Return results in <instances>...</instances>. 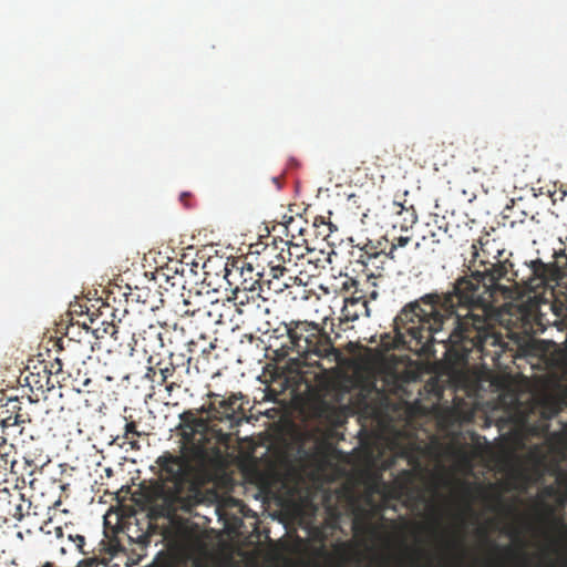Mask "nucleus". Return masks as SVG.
I'll return each instance as SVG.
<instances>
[{
  "label": "nucleus",
  "instance_id": "obj_1",
  "mask_svg": "<svg viewBox=\"0 0 567 567\" xmlns=\"http://www.w3.org/2000/svg\"><path fill=\"white\" fill-rule=\"evenodd\" d=\"M208 398V404L178 415L181 454L165 451L155 461L157 481L151 486L148 501L156 516L173 518L178 512L190 513L205 501L203 487L221 455L209 423L228 421L233 427L246 417L241 393L225 396L210 392Z\"/></svg>",
  "mask_w": 567,
  "mask_h": 567
},
{
  "label": "nucleus",
  "instance_id": "obj_13",
  "mask_svg": "<svg viewBox=\"0 0 567 567\" xmlns=\"http://www.w3.org/2000/svg\"><path fill=\"white\" fill-rule=\"evenodd\" d=\"M359 248V261L362 264V266L365 268V270H369V266H373L375 268H379L377 265V261L380 258H386V254L384 252L385 247H382V243L378 241L374 244L372 240L367 239L365 243L358 244L355 246Z\"/></svg>",
  "mask_w": 567,
  "mask_h": 567
},
{
  "label": "nucleus",
  "instance_id": "obj_21",
  "mask_svg": "<svg viewBox=\"0 0 567 567\" xmlns=\"http://www.w3.org/2000/svg\"><path fill=\"white\" fill-rule=\"evenodd\" d=\"M218 303L224 305V307H221L224 309V311H223V317L220 320V326H226L228 323H231L234 321V313L237 312L236 306L233 302L231 298L228 297L225 300H218Z\"/></svg>",
  "mask_w": 567,
  "mask_h": 567
},
{
  "label": "nucleus",
  "instance_id": "obj_14",
  "mask_svg": "<svg viewBox=\"0 0 567 567\" xmlns=\"http://www.w3.org/2000/svg\"><path fill=\"white\" fill-rule=\"evenodd\" d=\"M221 307H224V305L218 303V300L204 305L203 309L197 310L195 327L198 328V324H203L207 328L218 324L220 326L224 311Z\"/></svg>",
  "mask_w": 567,
  "mask_h": 567
},
{
  "label": "nucleus",
  "instance_id": "obj_20",
  "mask_svg": "<svg viewBox=\"0 0 567 567\" xmlns=\"http://www.w3.org/2000/svg\"><path fill=\"white\" fill-rule=\"evenodd\" d=\"M296 279L292 276H289L287 280H284L282 278H276V279H265V277H260V284L265 291L274 292V293H280L285 289L289 288L291 286V281Z\"/></svg>",
  "mask_w": 567,
  "mask_h": 567
},
{
  "label": "nucleus",
  "instance_id": "obj_44",
  "mask_svg": "<svg viewBox=\"0 0 567 567\" xmlns=\"http://www.w3.org/2000/svg\"><path fill=\"white\" fill-rule=\"evenodd\" d=\"M70 346H72V347H78V344H76V343H74L71 339H70V340H68V347H70Z\"/></svg>",
  "mask_w": 567,
  "mask_h": 567
},
{
  "label": "nucleus",
  "instance_id": "obj_25",
  "mask_svg": "<svg viewBox=\"0 0 567 567\" xmlns=\"http://www.w3.org/2000/svg\"><path fill=\"white\" fill-rule=\"evenodd\" d=\"M25 422V419L20 413L10 414L9 416L2 420V427L7 430L9 427H13L16 425L22 424Z\"/></svg>",
  "mask_w": 567,
  "mask_h": 567
},
{
  "label": "nucleus",
  "instance_id": "obj_36",
  "mask_svg": "<svg viewBox=\"0 0 567 567\" xmlns=\"http://www.w3.org/2000/svg\"><path fill=\"white\" fill-rule=\"evenodd\" d=\"M289 244H302V240H301V235H297L296 234H292L291 235V239L290 240H287Z\"/></svg>",
  "mask_w": 567,
  "mask_h": 567
},
{
  "label": "nucleus",
  "instance_id": "obj_15",
  "mask_svg": "<svg viewBox=\"0 0 567 567\" xmlns=\"http://www.w3.org/2000/svg\"><path fill=\"white\" fill-rule=\"evenodd\" d=\"M182 297L183 300L177 302L175 311L182 317L188 316L193 318L192 323L195 324L197 320V310L203 309V306L205 305L202 300V293L189 290L186 296L183 293Z\"/></svg>",
  "mask_w": 567,
  "mask_h": 567
},
{
  "label": "nucleus",
  "instance_id": "obj_40",
  "mask_svg": "<svg viewBox=\"0 0 567 567\" xmlns=\"http://www.w3.org/2000/svg\"><path fill=\"white\" fill-rule=\"evenodd\" d=\"M272 182L277 185L278 188H280L279 177H274Z\"/></svg>",
  "mask_w": 567,
  "mask_h": 567
},
{
  "label": "nucleus",
  "instance_id": "obj_37",
  "mask_svg": "<svg viewBox=\"0 0 567 567\" xmlns=\"http://www.w3.org/2000/svg\"><path fill=\"white\" fill-rule=\"evenodd\" d=\"M140 299V295H135L134 292H130L127 296H126V301L128 302L130 300H136L138 301Z\"/></svg>",
  "mask_w": 567,
  "mask_h": 567
},
{
  "label": "nucleus",
  "instance_id": "obj_11",
  "mask_svg": "<svg viewBox=\"0 0 567 567\" xmlns=\"http://www.w3.org/2000/svg\"><path fill=\"white\" fill-rule=\"evenodd\" d=\"M400 455L406 458L408 464L412 467L411 470H402L395 478V483L400 489H406L414 482L416 471L421 467V462L412 445L402 447Z\"/></svg>",
  "mask_w": 567,
  "mask_h": 567
},
{
  "label": "nucleus",
  "instance_id": "obj_16",
  "mask_svg": "<svg viewBox=\"0 0 567 567\" xmlns=\"http://www.w3.org/2000/svg\"><path fill=\"white\" fill-rule=\"evenodd\" d=\"M56 536L61 539L66 538L73 543L75 548L83 555H87L90 551L85 549V538L83 535L74 533L73 525L65 524L63 527L56 528Z\"/></svg>",
  "mask_w": 567,
  "mask_h": 567
},
{
  "label": "nucleus",
  "instance_id": "obj_18",
  "mask_svg": "<svg viewBox=\"0 0 567 567\" xmlns=\"http://www.w3.org/2000/svg\"><path fill=\"white\" fill-rule=\"evenodd\" d=\"M123 326V319L117 318L116 321L112 319L110 323L106 324V328H102L100 326H96L93 328L94 336L100 339L104 338L105 334H109L114 341H120L121 338V329Z\"/></svg>",
  "mask_w": 567,
  "mask_h": 567
},
{
  "label": "nucleus",
  "instance_id": "obj_2",
  "mask_svg": "<svg viewBox=\"0 0 567 567\" xmlns=\"http://www.w3.org/2000/svg\"><path fill=\"white\" fill-rule=\"evenodd\" d=\"M471 250V258L464 264L470 274L458 277L451 290L439 296L485 348L497 342L491 324L496 311L494 303L499 296L512 298L516 293L506 281L517 280V271L509 259L512 252L501 238L488 233L473 241Z\"/></svg>",
  "mask_w": 567,
  "mask_h": 567
},
{
  "label": "nucleus",
  "instance_id": "obj_23",
  "mask_svg": "<svg viewBox=\"0 0 567 567\" xmlns=\"http://www.w3.org/2000/svg\"><path fill=\"white\" fill-rule=\"evenodd\" d=\"M286 271L287 268L284 266L282 262L278 261L276 264L274 260L269 261V279L282 278Z\"/></svg>",
  "mask_w": 567,
  "mask_h": 567
},
{
  "label": "nucleus",
  "instance_id": "obj_43",
  "mask_svg": "<svg viewBox=\"0 0 567 567\" xmlns=\"http://www.w3.org/2000/svg\"><path fill=\"white\" fill-rule=\"evenodd\" d=\"M504 550H505L507 554H513V553H514L513 548H511V547H505V548H504Z\"/></svg>",
  "mask_w": 567,
  "mask_h": 567
},
{
  "label": "nucleus",
  "instance_id": "obj_41",
  "mask_svg": "<svg viewBox=\"0 0 567 567\" xmlns=\"http://www.w3.org/2000/svg\"><path fill=\"white\" fill-rule=\"evenodd\" d=\"M365 276H367V279L375 278V275L373 272H371V271L367 272Z\"/></svg>",
  "mask_w": 567,
  "mask_h": 567
},
{
  "label": "nucleus",
  "instance_id": "obj_29",
  "mask_svg": "<svg viewBox=\"0 0 567 567\" xmlns=\"http://www.w3.org/2000/svg\"><path fill=\"white\" fill-rule=\"evenodd\" d=\"M301 221H302L301 218H293V217H291L289 219L287 226H286L287 230L289 233H291V235L295 234V233L298 234V228L299 227H303L302 225H300Z\"/></svg>",
  "mask_w": 567,
  "mask_h": 567
},
{
  "label": "nucleus",
  "instance_id": "obj_34",
  "mask_svg": "<svg viewBox=\"0 0 567 567\" xmlns=\"http://www.w3.org/2000/svg\"><path fill=\"white\" fill-rule=\"evenodd\" d=\"M89 564V560H82L79 563V567H86ZM42 567H55V565L51 561H47Z\"/></svg>",
  "mask_w": 567,
  "mask_h": 567
},
{
  "label": "nucleus",
  "instance_id": "obj_27",
  "mask_svg": "<svg viewBox=\"0 0 567 567\" xmlns=\"http://www.w3.org/2000/svg\"><path fill=\"white\" fill-rule=\"evenodd\" d=\"M12 447V445L7 444L6 437L0 436V461H3L4 465H8L10 463L11 466H13L14 462L9 461L8 458Z\"/></svg>",
  "mask_w": 567,
  "mask_h": 567
},
{
  "label": "nucleus",
  "instance_id": "obj_17",
  "mask_svg": "<svg viewBox=\"0 0 567 567\" xmlns=\"http://www.w3.org/2000/svg\"><path fill=\"white\" fill-rule=\"evenodd\" d=\"M392 206L395 214L402 217V223L400 225L401 229L408 230L409 228H412L414 224H416L417 215L413 206L405 207L399 202H393Z\"/></svg>",
  "mask_w": 567,
  "mask_h": 567
},
{
  "label": "nucleus",
  "instance_id": "obj_6",
  "mask_svg": "<svg viewBox=\"0 0 567 567\" xmlns=\"http://www.w3.org/2000/svg\"><path fill=\"white\" fill-rule=\"evenodd\" d=\"M223 277L231 290H249L250 287H259L260 277H265V274L256 272L250 264L239 259L225 262Z\"/></svg>",
  "mask_w": 567,
  "mask_h": 567
},
{
  "label": "nucleus",
  "instance_id": "obj_19",
  "mask_svg": "<svg viewBox=\"0 0 567 567\" xmlns=\"http://www.w3.org/2000/svg\"><path fill=\"white\" fill-rule=\"evenodd\" d=\"M109 318L116 321L117 318L121 317L117 315V309L106 302L99 310V315L95 318H91V323L94 324V327L100 326L102 328H106V324L110 323Z\"/></svg>",
  "mask_w": 567,
  "mask_h": 567
},
{
  "label": "nucleus",
  "instance_id": "obj_31",
  "mask_svg": "<svg viewBox=\"0 0 567 567\" xmlns=\"http://www.w3.org/2000/svg\"><path fill=\"white\" fill-rule=\"evenodd\" d=\"M62 359H55V361L53 363H51V370H50V373H60L62 372Z\"/></svg>",
  "mask_w": 567,
  "mask_h": 567
},
{
  "label": "nucleus",
  "instance_id": "obj_28",
  "mask_svg": "<svg viewBox=\"0 0 567 567\" xmlns=\"http://www.w3.org/2000/svg\"><path fill=\"white\" fill-rule=\"evenodd\" d=\"M131 435L141 436V433L137 431V426L134 421L127 422L125 424L124 437L130 439Z\"/></svg>",
  "mask_w": 567,
  "mask_h": 567
},
{
  "label": "nucleus",
  "instance_id": "obj_10",
  "mask_svg": "<svg viewBox=\"0 0 567 567\" xmlns=\"http://www.w3.org/2000/svg\"><path fill=\"white\" fill-rule=\"evenodd\" d=\"M301 240L302 244H289L284 239H280L279 243L274 240L275 249H279V252L276 255L277 261L297 266V261L311 250L309 239L301 237Z\"/></svg>",
  "mask_w": 567,
  "mask_h": 567
},
{
  "label": "nucleus",
  "instance_id": "obj_24",
  "mask_svg": "<svg viewBox=\"0 0 567 567\" xmlns=\"http://www.w3.org/2000/svg\"><path fill=\"white\" fill-rule=\"evenodd\" d=\"M175 372V365L173 363H169L168 365L164 368H159L157 371V384L163 385L167 382L168 378H171Z\"/></svg>",
  "mask_w": 567,
  "mask_h": 567
},
{
  "label": "nucleus",
  "instance_id": "obj_38",
  "mask_svg": "<svg viewBox=\"0 0 567 567\" xmlns=\"http://www.w3.org/2000/svg\"><path fill=\"white\" fill-rule=\"evenodd\" d=\"M520 558H522V559H520V565H519V567H528V561H527V559H526L525 555H522V556H520Z\"/></svg>",
  "mask_w": 567,
  "mask_h": 567
},
{
  "label": "nucleus",
  "instance_id": "obj_3",
  "mask_svg": "<svg viewBox=\"0 0 567 567\" xmlns=\"http://www.w3.org/2000/svg\"><path fill=\"white\" fill-rule=\"evenodd\" d=\"M393 332L381 336L378 346L380 353L406 349L420 355L427 354L435 342H442L447 344V351L456 360L466 361L472 350H484L437 291L406 303L393 320Z\"/></svg>",
  "mask_w": 567,
  "mask_h": 567
},
{
  "label": "nucleus",
  "instance_id": "obj_42",
  "mask_svg": "<svg viewBox=\"0 0 567 567\" xmlns=\"http://www.w3.org/2000/svg\"><path fill=\"white\" fill-rule=\"evenodd\" d=\"M370 297L372 299H375L378 297V292L375 290H373L371 293H370Z\"/></svg>",
  "mask_w": 567,
  "mask_h": 567
},
{
  "label": "nucleus",
  "instance_id": "obj_5",
  "mask_svg": "<svg viewBox=\"0 0 567 567\" xmlns=\"http://www.w3.org/2000/svg\"><path fill=\"white\" fill-rule=\"evenodd\" d=\"M554 260L545 262L542 259L532 260L527 264L529 274L526 277H519L517 280L506 281L507 286L515 289L516 293L506 300H513L520 296L522 289L532 293L528 296L529 306L522 309L523 318L526 321L535 320L540 313V306L547 305L557 316V306L554 302L555 288L560 286L567 279V257L564 250H554Z\"/></svg>",
  "mask_w": 567,
  "mask_h": 567
},
{
  "label": "nucleus",
  "instance_id": "obj_12",
  "mask_svg": "<svg viewBox=\"0 0 567 567\" xmlns=\"http://www.w3.org/2000/svg\"><path fill=\"white\" fill-rule=\"evenodd\" d=\"M305 224L306 227L298 228V234L302 238H308L309 243L316 239L327 240L333 230V225L322 216H316L310 225L308 220H305Z\"/></svg>",
  "mask_w": 567,
  "mask_h": 567
},
{
  "label": "nucleus",
  "instance_id": "obj_32",
  "mask_svg": "<svg viewBox=\"0 0 567 567\" xmlns=\"http://www.w3.org/2000/svg\"><path fill=\"white\" fill-rule=\"evenodd\" d=\"M145 378H146V379H148V380H151L152 382H156V383H157V379H158V377H157V370H156L155 368H153V367H150V368L147 369V372H146V374H145Z\"/></svg>",
  "mask_w": 567,
  "mask_h": 567
},
{
  "label": "nucleus",
  "instance_id": "obj_9",
  "mask_svg": "<svg viewBox=\"0 0 567 567\" xmlns=\"http://www.w3.org/2000/svg\"><path fill=\"white\" fill-rule=\"evenodd\" d=\"M0 502L6 503L3 515L21 520L29 515L31 502L20 492L10 493L7 488L0 489Z\"/></svg>",
  "mask_w": 567,
  "mask_h": 567
},
{
  "label": "nucleus",
  "instance_id": "obj_26",
  "mask_svg": "<svg viewBox=\"0 0 567 567\" xmlns=\"http://www.w3.org/2000/svg\"><path fill=\"white\" fill-rule=\"evenodd\" d=\"M550 528L556 532L563 539L567 540V524L560 518L550 520Z\"/></svg>",
  "mask_w": 567,
  "mask_h": 567
},
{
  "label": "nucleus",
  "instance_id": "obj_48",
  "mask_svg": "<svg viewBox=\"0 0 567 567\" xmlns=\"http://www.w3.org/2000/svg\"><path fill=\"white\" fill-rule=\"evenodd\" d=\"M126 313H127V309H124L122 316L125 317Z\"/></svg>",
  "mask_w": 567,
  "mask_h": 567
},
{
  "label": "nucleus",
  "instance_id": "obj_33",
  "mask_svg": "<svg viewBox=\"0 0 567 567\" xmlns=\"http://www.w3.org/2000/svg\"><path fill=\"white\" fill-rule=\"evenodd\" d=\"M189 198H190L189 193H182L179 196V200L185 207H190V204L188 202Z\"/></svg>",
  "mask_w": 567,
  "mask_h": 567
},
{
  "label": "nucleus",
  "instance_id": "obj_30",
  "mask_svg": "<svg viewBox=\"0 0 567 567\" xmlns=\"http://www.w3.org/2000/svg\"><path fill=\"white\" fill-rule=\"evenodd\" d=\"M549 196L553 200V203L555 204L557 200H564L565 196H566V192L559 189V190H554V192H550L549 190Z\"/></svg>",
  "mask_w": 567,
  "mask_h": 567
},
{
  "label": "nucleus",
  "instance_id": "obj_39",
  "mask_svg": "<svg viewBox=\"0 0 567 567\" xmlns=\"http://www.w3.org/2000/svg\"><path fill=\"white\" fill-rule=\"evenodd\" d=\"M558 480H559V482H561V483H567V473H560V474L558 475Z\"/></svg>",
  "mask_w": 567,
  "mask_h": 567
},
{
  "label": "nucleus",
  "instance_id": "obj_47",
  "mask_svg": "<svg viewBox=\"0 0 567 567\" xmlns=\"http://www.w3.org/2000/svg\"><path fill=\"white\" fill-rule=\"evenodd\" d=\"M131 446H132L133 449H134V447H136V446H137V442H136V441H132V442H131Z\"/></svg>",
  "mask_w": 567,
  "mask_h": 567
},
{
  "label": "nucleus",
  "instance_id": "obj_22",
  "mask_svg": "<svg viewBox=\"0 0 567 567\" xmlns=\"http://www.w3.org/2000/svg\"><path fill=\"white\" fill-rule=\"evenodd\" d=\"M410 241L411 238L409 236H400L398 238H394L390 244V250L386 254V256L391 259H395L398 257L395 254L398 249L401 247H405Z\"/></svg>",
  "mask_w": 567,
  "mask_h": 567
},
{
  "label": "nucleus",
  "instance_id": "obj_4",
  "mask_svg": "<svg viewBox=\"0 0 567 567\" xmlns=\"http://www.w3.org/2000/svg\"><path fill=\"white\" fill-rule=\"evenodd\" d=\"M266 358L274 362V378L299 373L301 359L312 355L338 359L339 350L319 323L308 320L281 322L270 334Z\"/></svg>",
  "mask_w": 567,
  "mask_h": 567
},
{
  "label": "nucleus",
  "instance_id": "obj_46",
  "mask_svg": "<svg viewBox=\"0 0 567 567\" xmlns=\"http://www.w3.org/2000/svg\"><path fill=\"white\" fill-rule=\"evenodd\" d=\"M1 467H2V468H4V470H7V465H4V462H3V461H0V468H1Z\"/></svg>",
  "mask_w": 567,
  "mask_h": 567
},
{
  "label": "nucleus",
  "instance_id": "obj_7",
  "mask_svg": "<svg viewBox=\"0 0 567 567\" xmlns=\"http://www.w3.org/2000/svg\"><path fill=\"white\" fill-rule=\"evenodd\" d=\"M265 289L261 285L259 287H250L249 290L233 289L231 300L236 306L237 313H252L255 310L261 308L268 297H264Z\"/></svg>",
  "mask_w": 567,
  "mask_h": 567
},
{
  "label": "nucleus",
  "instance_id": "obj_35",
  "mask_svg": "<svg viewBox=\"0 0 567 567\" xmlns=\"http://www.w3.org/2000/svg\"><path fill=\"white\" fill-rule=\"evenodd\" d=\"M166 384V391L168 392V394L171 395L172 392L175 390V388H179L181 385L177 384L176 382H171V383H165Z\"/></svg>",
  "mask_w": 567,
  "mask_h": 567
},
{
  "label": "nucleus",
  "instance_id": "obj_8",
  "mask_svg": "<svg viewBox=\"0 0 567 567\" xmlns=\"http://www.w3.org/2000/svg\"><path fill=\"white\" fill-rule=\"evenodd\" d=\"M370 312L369 300L362 290L357 289L350 298L344 299L340 321L344 323L369 318Z\"/></svg>",
  "mask_w": 567,
  "mask_h": 567
},
{
  "label": "nucleus",
  "instance_id": "obj_45",
  "mask_svg": "<svg viewBox=\"0 0 567 567\" xmlns=\"http://www.w3.org/2000/svg\"><path fill=\"white\" fill-rule=\"evenodd\" d=\"M16 409H20V408L18 406V401H17V400H16V401H13V405H12V410H16Z\"/></svg>",
  "mask_w": 567,
  "mask_h": 567
}]
</instances>
